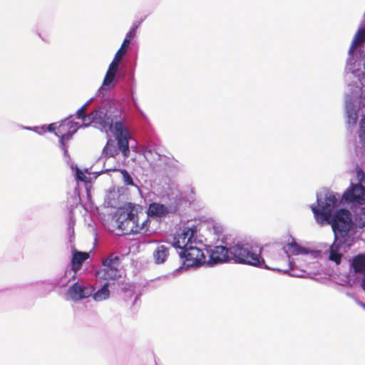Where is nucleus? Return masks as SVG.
<instances>
[{"instance_id": "5", "label": "nucleus", "mask_w": 365, "mask_h": 365, "mask_svg": "<svg viewBox=\"0 0 365 365\" xmlns=\"http://www.w3.org/2000/svg\"><path fill=\"white\" fill-rule=\"evenodd\" d=\"M336 197L332 192L327 191L324 196L317 197V205L319 208L316 206H311L317 222L328 221L331 217V211L336 205Z\"/></svg>"}, {"instance_id": "29", "label": "nucleus", "mask_w": 365, "mask_h": 365, "mask_svg": "<svg viewBox=\"0 0 365 365\" xmlns=\"http://www.w3.org/2000/svg\"><path fill=\"white\" fill-rule=\"evenodd\" d=\"M76 178L78 180L84 182H88V178L85 175V174L83 173V171L81 170L80 169H78V168L76 169Z\"/></svg>"}, {"instance_id": "14", "label": "nucleus", "mask_w": 365, "mask_h": 365, "mask_svg": "<svg viewBox=\"0 0 365 365\" xmlns=\"http://www.w3.org/2000/svg\"><path fill=\"white\" fill-rule=\"evenodd\" d=\"M210 263H219L227 261L230 257V248L227 249L224 246H215L214 248L211 249L209 252Z\"/></svg>"}, {"instance_id": "25", "label": "nucleus", "mask_w": 365, "mask_h": 365, "mask_svg": "<svg viewBox=\"0 0 365 365\" xmlns=\"http://www.w3.org/2000/svg\"><path fill=\"white\" fill-rule=\"evenodd\" d=\"M103 155L106 158H110L114 156V145L112 139L109 138L103 150Z\"/></svg>"}, {"instance_id": "9", "label": "nucleus", "mask_w": 365, "mask_h": 365, "mask_svg": "<svg viewBox=\"0 0 365 365\" xmlns=\"http://www.w3.org/2000/svg\"><path fill=\"white\" fill-rule=\"evenodd\" d=\"M78 126L77 123L68 120L61 121L57 128V131L55 133V135L60 138L59 142L61 148L66 155H68L66 142L72 138L73 135L78 130Z\"/></svg>"}, {"instance_id": "35", "label": "nucleus", "mask_w": 365, "mask_h": 365, "mask_svg": "<svg viewBox=\"0 0 365 365\" xmlns=\"http://www.w3.org/2000/svg\"><path fill=\"white\" fill-rule=\"evenodd\" d=\"M359 304H360L363 308H364V309H365V304H364V303H363V302H359Z\"/></svg>"}, {"instance_id": "33", "label": "nucleus", "mask_w": 365, "mask_h": 365, "mask_svg": "<svg viewBox=\"0 0 365 365\" xmlns=\"http://www.w3.org/2000/svg\"><path fill=\"white\" fill-rule=\"evenodd\" d=\"M360 219L361 220H364V222L362 223L361 227L365 226V207L361 210V215H360Z\"/></svg>"}, {"instance_id": "22", "label": "nucleus", "mask_w": 365, "mask_h": 365, "mask_svg": "<svg viewBox=\"0 0 365 365\" xmlns=\"http://www.w3.org/2000/svg\"><path fill=\"white\" fill-rule=\"evenodd\" d=\"M365 41V37L362 32L359 29L355 34L354 39L351 42V44L349 49V55H352L353 53L356 51V49L361 46L364 41Z\"/></svg>"}, {"instance_id": "4", "label": "nucleus", "mask_w": 365, "mask_h": 365, "mask_svg": "<svg viewBox=\"0 0 365 365\" xmlns=\"http://www.w3.org/2000/svg\"><path fill=\"white\" fill-rule=\"evenodd\" d=\"M327 222L331 225L335 241L345 240L353 226L351 214L345 209L336 211L331 221L329 220Z\"/></svg>"}, {"instance_id": "1", "label": "nucleus", "mask_w": 365, "mask_h": 365, "mask_svg": "<svg viewBox=\"0 0 365 365\" xmlns=\"http://www.w3.org/2000/svg\"><path fill=\"white\" fill-rule=\"evenodd\" d=\"M138 208L131 203L120 207L115 211L117 228L119 235L145 233L148 230L150 220L148 217L139 222L140 217Z\"/></svg>"}, {"instance_id": "7", "label": "nucleus", "mask_w": 365, "mask_h": 365, "mask_svg": "<svg viewBox=\"0 0 365 365\" xmlns=\"http://www.w3.org/2000/svg\"><path fill=\"white\" fill-rule=\"evenodd\" d=\"M267 259L269 264L267 265L264 263L262 267L283 273H288L292 269V262L290 260V257L286 251H284V254L282 256L273 252L267 257Z\"/></svg>"}, {"instance_id": "8", "label": "nucleus", "mask_w": 365, "mask_h": 365, "mask_svg": "<svg viewBox=\"0 0 365 365\" xmlns=\"http://www.w3.org/2000/svg\"><path fill=\"white\" fill-rule=\"evenodd\" d=\"M180 257L187 267H197L205 262L203 251L192 244L183 249L180 252Z\"/></svg>"}, {"instance_id": "26", "label": "nucleus", "mask_w": 365, "mask_h": 365, "mask_svg": "<svg viewBox=\"0 0 365 365\" xmlns=\"http://www.w3.org/2000/svg\"><path fill=\"white\" fill-rule=\"evenodd\" d=\"M359 140L360 144L365 148V114L362 116L359 123Z\"/></svg>"}, {"instance_id": "6", "label": "nucleus", "mask_w": 365, "mask_h": 365, "mask_svg": "<svg viewBox=\"0 0 365 365\" xmlns=\"http://www.w3.org/2000/svg\"><path fill=\"white\" fill-rule=\"evenodd\" d=\"M115 140L117 148L122 153L123 156L127 158L130 155L129 142L133 139L128 129L121 121L115 122Z\"/></svg>"}, {"instance_id": "16", "label": "nucleus", "mask_w": 365, "mask_h": 365, "mask_svg": "<svg viewBox=\"0 0 365 365\" xmlns=\"http://www.w3.org/2000/svg\"><path fill=\"white\" fill-rule=\"evenodd\" d=\"M68 294L71 299L79 300L86 298L91 295V292L87 290L86 287L78 283L73 284L68 289Z\"/></svg>"}, {"instance_id": "19", "label": "nucleus", "mask_w": 365, "mask_h": 365, "mask_svg": "<svg viewBox=\"0 0 365 365\" xmlns=\"http://www.w3.org/2000/svg\"><path fill=\"white\" fill-rule=\"evenodd\" d=\"M98 283L101 284V288L99 289L93 295V298L96 301H101L107 299L110 295V291L108 289V287L111 284L110 282L105 281V282L102 283L101 281Z\"/></svg>"}, {"instance_id": "11", "label": "nucleus", "mask_w": 365, "mask_h": 365, "mask_svg": "<svg viewBox=\"0 0 365 365\" xmlns=\"http://www.w3.org/2000/svg\"><path fill=\"white\" fill-rule=\"evenodd\" d=\"M111 253L105 259H102V267L96 271V277L97 281H107L110 282L114 280V257Z\"/></svg>"}, {"instance_id": "30", "label": "nucleus", "mask_w": 365, "mask_h": 365, "mask_svg": "<svg viewBox=\"0 0 365 365\" xmlns=\"http://www.w3.org/2000/svg\"><path fill=\"white\" fill-rule=\"evenodd\" d=\"M136 27L131 29L127 34L125 39H128L130 42L131 39L135 36Z\"/></svg>"}, {"instance_id": "34", "label": "nucleus", "mask_w": 365, "mask_h": 365, "mask_svg": "<svg viewBox=\"0 0 365 365\" xmlns=\"http://www.w3.org/2000/svg\"><path fill=\"white\" fill-rule=\"evenodd\" d=\"M360 31L362 32V34H364V36L365 37V27L364 29H361Z\"/></svg>"}, {"instance_id": "18", "label": "nucleus", "mask_w": 365, "mask_h": 365, "mask_svg": "<svg viewBox=\"0 0 365 365\" xmlns=\"http://www.w3.org/2000/svg\"><path fill=\"white\" fill-rule=\"evenodd\" d=\"M344 242L345 240H339L338 241H335L334 239V242L329 247V259L331 261L334 262L336 264H339L341 262L342 254L339 253V251L341 245H342Z\"/></svg>"}, {"instance_id": "21", "label": "nucleus", "mask_w": 365, "mask_h": 365, "mask_svg": "<svg viewBox=\"0 0 365 365\" xmlns=\"http://www.w3.org/2000/svg\"><path fill=\"white\" fill-rule=\"evenodd\" d=\"M168 255V248L162 245L157 247L156 250L154 251L153 257L155 262L160 264L165 261Z\"/></svg>"}, {"instance_id": "27", "label": "nucleus", "mask_w": 365, "mask_h": 365, "mask_svg": "<svg viewBox=\"0 0 365 365\" xmlns=\"http://www.w3.org/2000/svg\"><path fill=\"white\" fill-rule=\"evenodd\" d=\"M348 123L349 124H356L358 120V114L354 110H350L347 113Z\"/></svg>"}, {"instance_id": "3", "label": "nucleus", "mask_w": 365, "mask_h": 365, "mask_svg": "<svg viewBox=\"0 0 365 365\" xmlns=\"http://www.w3.org/2000/svg\"><path fill=\"white\" fill-rule=\"evenodd\" d=\"M261 250L249 244H237L230 247V258L235 262L262 267L264 259Z\"/></svg>"}, {"instance_id": "31", "label": "nucleus", "mask_w": 365, "mask_h": 365, "mask_svg": "<svg viewBox=\"0 0 365 365\" xmlns=\"http://www.w3.org/2000/svg\"><path fill=\"white\" fill-rule=\"evenodd\" d=\"M103 205L106 207H113L112 197H110V195L107 196V197L105 199Z\"/></svg>"}, {"instance_id": "20", "label": "nucleus", "mask_w": 365, "mask_h": 365, "mask_svg": "<svg viewBox=\"0 0 365 365\" xmlns=\"http://www.w3.org/2000/svg\"><path fill=\"white\" fill-rule=\"evenodd\" d=\"M351 266L356 273L363 274L365 272V255L360 254L352 259Z\"/></svg>"}, {"instance_id": "28", "label": "nucleus", "mask_w": 365, "mask_h": 365, "mask_svg": "<svg viewBox=\"0 0 365 365\" xmlns=\"http://www.w3.org/2000/svg\"><path fill=\"white\" fill-rule=\"evenodd\" d=\"M289 248L291 249V251L292 254L294 255H299L300 253H302V248L299 247L297 242H294L290 244H289Z\"/></svg>"}, {"instance_id": "12", "label": "nucleus", "mask_w": 365, "mask_h": 365, "mask_svg": "<svg viewBox=\"0 0 365 365\" xmlns=\"http://www.w3.org/2000/svg\"><path fill=\"white\" fill-rule=\"evenodd\" d=\"M178 210V207L177 205L165 206L163 204L153 202L148 207V214L150 217L162 218L169 214L175 213Z\"/></svg>"}, {"instance_id": "23", "label": "nucleus", "mask_w": 365, "mask_h": 365, "mask_svg": "<svg viewBox=\"0 0 365 365\" xmlns=\"http://www.w3.org/2000/svg\"><path fill=\"white\" fill-rule=\"evenodd\" d=\"M130 42L128 39H124L120 48L115 53V76H117V70L119 63L123 56L126 53Z\"/></svg>"}, {"instance_id": "10", "label": "nucleus", "mask_w": 365, "mask_h": 365, "mask_svg": "<svg viewBox=\"0 0 365 365\" xmlns=\"http://www.w3.org/2000/svg\"><path fill=\"white\" fill-rule=\"evenodd\" d=\"M197 227H185L180 229L173 238V246L182 250L195 241Z\"/></svg>"}, {"instance_id": "24", "label": "nucleus", "mask_w": 365, "mask_h": 365, "mask_svg": "<svg viewBox=\"0 0 365 365\" xmlns=\"http://www.w3.org/2000/svg\"><path fill=\"white\" fill-rule=\"evenodd\" d=\"M115 172H118L120 174L121 180L124 185L130 186L135 185L132 176L127 170L115 168Z\"/></svg>"}, {"instance_id": "2", "label": "nucleus", "mask_w": 365, "mask_h": 365, "mask_svg": "<svg viewBox=\"0 0 365 365\" xmlns=\"http://www.w3.org/2000/svg\"><path fill=\"white\" fill-rule=\"evenodd\" d=\"M88 103L83 105L76 112V117L83 120L85 126H88L91 124H95L101 130L105 131L106 133L108 132L113 133V110L111 108L108 109L106 106H102L98 110L91 112L86 115V109Z\"/></svg>"}, {"instance_id": "13", "label": "nucleus", "mask_w": 365, "mask_h": 365, "mask_svg": "<svg viewBox=\"0 0 365 365\" xmlns=\"http://www.w3.org/2000/svg\"><path fill=\"white\" fill-rule=\"evenodd\" d=\"M365 197V187L361 184L352 185L351 189L344 194L346 201L363 204Z\"/></svg>"}, {"instance_id": "17", "label": "nucleus", "mask_w": 365, "mask_h": 365, "mask_svg": "<svg viewBox=\"0 0 365 365\" xmlns=\"http://www.w3.org/2000/svg\"><path fill=\"white\" fill-rule=\"evenodd\" d=\"M114 80V59L111 61L109 65L108 71L104 78L103 84L99 88V95L104 96L106 93L110 91L109 85Z\"/></svg>"}, {"instance_id": "32", "label": "nucleus", "mask_w": 365, "mask_h": 365, "mask_svg": "<svg viewBox=\"0 0 365 365\" xmlns=\"http://www.w3.org/2000/svg\"><path fill=\"white\" fill-rule=\"evenodd\" d=\"M57 128L58 127L56 126V123H51L48 125L47 130L49 132H53L57 130Z\"/></svg>"}, {"instance_id": "36", "label": "nucleus", "mask_w": 365, "mask_h": 365, "mask_svg": "<svg viewBox=\"0 0 365 365\" xmlns=\"http://www.w3.org/2000/svg\"><path fill=\"white\" fill-rule=\"evenodd\" d=\"M115 261L118 259L117 257H115Z\"/></svg>"}, {"instance_id": "15", "label": "nucleus", "mask_w": 365, "mask_h": 365, "mask_svg": "<svg viewBox=\"0 0 365 365\" xmlns=\"http://www.w3.org/2000/svg\"><path fill=\"white\" fill-rule=\"evenodd\" d=\"M90 257L89 252L74 250L71 261V269L75 273L79 271L83 262Z\"/></svg>"}]
</instances>
